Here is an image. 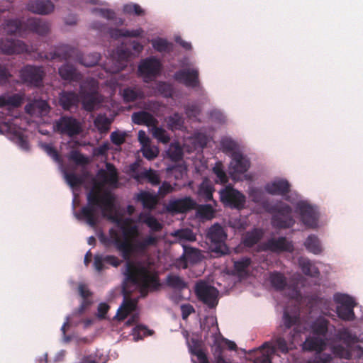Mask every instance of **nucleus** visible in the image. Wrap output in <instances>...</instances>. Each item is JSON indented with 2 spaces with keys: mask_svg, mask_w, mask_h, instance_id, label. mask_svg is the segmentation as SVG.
I'll list each match as a JSON object with an SVG mask.
<instances>
[{
  "mask_svg": "<svg viewBox=\"0 0 363 363\" xmlns=\"http://www.w3.org/2000/svg\"><path fill=\"white\" fill-rule=\"evenodd\" d=\"M87 204L82 207L77 217L84 219L91 227L98 223L99 209L101 210L104 217L115 223L123 233V238L118 231L111 228L109 238H101V241L105 245H113L126 262L125 275L126 279L140 288L143 296H145L149 290H155L159 286L157 274L152 272L147 267L130 262L134 255H144L149 247L157 245L159 239L153 235H147L140 240H133L138 237L139 231L137 225H133L130 218H123L118 215L115 210L114 197L109 192L101 194L100 189L93 187L86 194Z\"/></svg>",
  "mask_w": 363,
  "mask_h": 363,
  "instance_id": "f257e3e1",
  "label": "nucleus"
},
{
  "mask_svg": "<svg viewBox=\"0 0 363 363\" xmlns=\"http://www.w3.org/2000/svg\"><path fill=\"white\" fill-rule=\"evenodd\" d=\"M52 58H60L61 60H71L89 67L96 65L99 62L101 55L98 52L84 55L77 49L66 45L59 47L54 52Z\"/></svg>",
  "mask_w": 363,
  "mask_h": 363,
  "instance_id": "f03ea898",
  "label": "nucleus"
},
{
  "mask_svg": "<svg viewBox=\"0 0 363 363\" xmlns=\"http://www.w3.org/2000/svg\"><path fill=\"white\" fill-rule=\"evenodd\" d=\"M228 235L224 228L218 223L212 225L207 230L206 239L209 241V249L216 256L225 255L229 253L226 245Z\"/></svg>",
  "mask_w": 363,
  "mask_h": 363,
  "instance_id": "7ed1b4c3",
  "label": "nucleus"
},
{
  "mask_svg": "<svg viewBox=\"0 0 363 363\" xmlns=\"http://www.w3.org/2000/svg\"><path fill=\"white\" fill-rule=\"evenodd\" d=\"M272 216L271 224L275 229H288L295 224V220L292 216V208L286 203L280 206H273L267 210Z\"/></svg>",
  "mask_w": 363,
  "mask_h": 363,
  "instance_id": "20e7f679",
  "label": "nucleus"
},
{
  "mask_svg": "<svg viewBox=\"0 0 363 363\" xmlns=\"http://www.w3.org/2000/svg\"><path fill=\"white\" fill-rule=\"evenodd\" d=\"M79 94L84 108L92 111L100 103L96 92V82L94 80L83 81L79 86Z\"/></svg>",
  "mask_w": 363,
  "mask_h": 363,
  "instance_id": "39448f33",
  "label": "nucleus"
},
{
  "mask_svg": "<svg viewBox=\"0 0 363 363\" xmlns=\"http://www.w3.org/2000/svg\"><path fill=\"white\" fill-rule=\"evenodd\" d=\"M45 76L41 66L27 65L20 70V78L24 84L33 87H40Z\"/></svg>",
  "mask_w": 363,
  "mask_h": 363,
  "instance_id": "423d86ee",
  "label": "nucleus"
},
{
  "mask_svg": "<svg viewBox=\"0 0 363 363\" xmlns=\"http://www.w3.org/2000/svg\"><path fill=\"white\" fill-rule=\"evenodd\" d=\"M219 194L220 201L224 206L238 210L244 208L246 201L245 195L230 185L220 190Z\"/></svg>",
  "mask_w": 363,
  "mask_h": 363,
  "instance_id": "0eeeda50",
  "label": "nucleus"
},
{
  "mask_svg": "<svg viewBox=\"0 0 363 363\" xmlns=\"http://www.w3.org/2000/svg\"><path fill=\"white\" fill-rule=\"evenodd\" d=\"M195 294L199 300L207 305L210 308L216 307L218 303V289L205 281H200L196 284Z\"/></svg>",
  "mask_w": 363,
  "mask_h": 363,
  "instance_id": "6e6552de",
  "label": "nucleus"
},
{
  "mask_svg": "<svg viewBox=\"0 0 363 363\" xmlns=\"http://www.w3.org/2000/svg\"><path fill=\"white\" fill-rule=\"evenodd\" d=\"M162 64L155 57L143 60L138 66V74L143 81L148 83L155 79L160 73Z\"/></svg>",
  "mask_w": 363,
  "mask_h": 363,
  "instance_id": "1a4fd4ad",
  "label": "nucleus"
},
{
  "mask_svg": "<svg viewBox=\"0 0 363 363\" xmlns=\"http://www.w3.org/2000/svg\"><path fill=\"white\" fill-rule=\"evenodd\" d=\"M337 306L336 312L338 317L344 320H353L354 319V308L355 302L354 299L346 294H339L335 297Z\"/></svg>",
  "mask_w": 363,
  "mask_h": 363,
  "instance_id": "9d476101",
  "label": "nucleus"
},
{
  "mask_svg": "<svg viewBox=\"0 0 363 363\" xmlns=\"http://www.w3.org/2000/svg\"><path fill=\"white\" fill-rule=\"evenodd\" d=\"M250 166V160L240 152H233L229 165V174L233 180H238L239 175L246 172Z\"/></svg>",
  "mask_w": 363,
  "mask_h": 363,
  "instance_id": "9b49d317",
  "label": "nucleus"
},
{
  "mask_svg": "<svg viewBox=\"0 0 363 363\" xmlns=\"http://www.w3.org/2000/svg\"><path fill=\"white\" fill-rule=\"evenodd\" d=\"M55 126L58 132L69 137L79 135L82 131L80 122L72 116H62Z\"/></svg>",
  "mask_w": 363,
  "mask_h": 363,
  "instance_id": "f8f14e48",
  "label": "nucleus"
},
{
  "mask_svg": "<svg viewBox=\"0 0 363 363\" xmlns=\"http://www.w3.org/2000/svg\"><path fill=\"white\" fill-rule=\"evenodd\" d=\"M301 222L308 228H315L318 226V214L315 209L305 202L297 204Z\"/></svg>",
  "mask_w": 363,
  "mask_h": 363,
  "instance_id": "ddd939ff",
  "label": "nucleus"
},
{
  "mask_svg": "<svg viewBox=\"0 0 363 363\" xmlns=\"http://www.w3.org/2000/svg\"><path fill=\"white\" fill-rule=\"evenodd\" d=\"M263 248L274 253L292 252L294 249L292 242L282 236L269 239L264 243Z\"/></svg>",
  "mask_w": 363,
  "mask_h": 363,
  "instance_id": "4468645a",
  "label": "nucleus"
},
{
  "mask_svg": "<svg viewBox=\"0 0 363 363\" xmlns=\"http://www.w3.org/2000/svg\"><path fill=\"white\" fill-rule=\"evenodd\" d=\"M174 79L186 87L195 88L199 85V71L196 69H183L177 71Z\"/></svg>",
  "mask_w": 363,
  "mask_h": 363,
  "instance_id": "2eb2a0df",
  "label": "nucleus"
},
{
  "mask_svg": "<svg viewBox=\"0 0 363 363\" xmlns=\"http://www.w3.org/2000/svg\"><path fill=\"white\" fill-rule=\"evenodd\" d=\"M184 252L182 256L177 259L176 264L182 269L188 267V263L196 264L201 260V253L199 249L182 244Z\"/></svg>",
  "mask_w": 363,
  "mask_h": 363,
  "instance_id": "dca6fc26",
  "label": "nucleus"
},
{
  "mask_svg": "<svg viewBox=\"0 0 363 363\" xmlns=\"http://www.w3.org/2000/svg\"><path fill=\"white\" fill-rule=\"evenodd\" d=\"M196 202L190 196L169 201L167 210L173 213H186L196 208Z\"/></svg>",
  "mask_w": 363,
  "mask_h": 363,
  "instance_id": "f3484780",
  "label": "nucleus"
},
{
  "mask_svg": "<svg viewBox=\"0 0 363 363\" xmlns=\"http://www.w3.org/2000/svg\"><path fill=\"white\" fill-rule=\"evenodd\" d=\"M269 345V342H266L259 348L250 351V354L254 357L255 363H272L275 348Z\"/></svg>",
  "mask_w": 363,
  "mask_h": 363,
  "instance_id": "a211bd4d",
  "label": "nucleus"
},
{
  "mask_svg": "<svg viewBox=\"0 0 363 363\" xmlns=\"http://www.w3.org/2000/svg\"><path fill=\"white\" fill-rule=\"evenodd\" d=\"M0 50L6 55L20 54L26 50V45L19 40L4 38L0 40Z\"/></svg>",
  "mask_w": 363,
  "mask_h": 363,
  "instance_id": "6ab92c4d",
  "label": "nucleus"
},
{
  "mask_svg": "<svg viewBox=\"0 0 363 363\" xmlns=\"http://www.w3.org/2000/svg\"><path fill=\"white\" fill-rule=\"evenodd\" d=\"M28 11L38 15H48L55 10V4L50 0H32L26 6Z\"/></svg>",
  "mask_w": 363,
  "mask_h": 363,
  "instance_id": "aec40b11",
  "label": "nucleus"
},
{
  "mask_svg": "<svg viewBox=\"0 0 363 363\" xmlns=\"http://www.w3.org/2000/svg\"><path fill=\"white\" fill-rule=\"evenodd\" d=\"M121 263L122 260L115 255H96L94 257V267L98 272L106 269L105 264L118 267Z\"/></svg>",
  "mask_w": 363,
  "mask_h": 363,
  "instance_id": "412c9836",
  "label": "nucleus"
},
{
  "mask_svg": "<svg viewBox=\"0 0 363 363\" xmlns=\"http://www.w3.org/2000/svg\"><path fill=\"white\" fill-rule=\"evenodd\" d=\"M58 73L65 81L79 82L80 84L83 82V75L77 70L75 67L69 63H65L59 67Z\"/></svg>",
  "mask_w": 363,
  "mask_h": 363,
  "instance_id": "4be33fe9",
  "label": "nucleus"
},
{
  "mask_svg": "<svg viewBox=\"0 0 363 363\" xmlns=\"http://www.w3.org/2000/svg\"><path fill=\"white\" fill-rule=\"evenodd\" d=\"M290 184L286 179H278L265 186L266 191L272 195L284 196L290 191Z\"/></svg>",
  "mask_w": 363,
  "mask_h": 363,
  "instance_id": "5701e85b",
  "label": "nucleus"
},
{
  "mask_svg": "<svg viewBox=\"0 0 363 363\" xmlns=\"http://www.w3.org/2000/svg\"><path fill=\"white\" fill-rule=\"evenodd\" d=\"M327 340V338H323L316 335L308 337L303 344V349L307 351L321 352L326 347Z\"/></svg>",
  "mask_w": 363,
  "mask_h": 363,
  "instance_id": "b1692460",
  "label": "nucleus"
},
{
  "mask_svg": "<svg viewBox=\"0 0 363 363\" xmlns=\"http://www.w3.org/2000/svg\"><path fill=\"white\" fill-rule=\"evenodd\" d=\"M79 96L74 91H62L59 95V104L65 111L77 106Z\"/></svg>",
  "mask_w": 363,
  "mask_h": 363,
  "instance_id": "393cba45",
  "label": "nucleus"
},
{
  "mask_svg": "<svg viewBox=\"0 0 363 363\" xmlns=\"http://www.w3.org/2000/svg\"><path fill=\"white\" fill-rule=\"evenodd\" d=\"M135 200L140 202L145 209L153 210L158 203L157 195L147 191H141L135 197Z\"/></svg>",
  "mask_w": 363,
  "mask_h": 363,
  "instance_id": "a878e982",
  "label": "nucleus"
},
{
  "mask_svg": "<svg viewBox=\"0 0 363 363\" xmlns=\"http://www.w3.org/2000/svg\"><path fill=\"white\" fill-rule=\"evenodd\" d=\"M132 121L135 124L148 127L156 126L158 123L157 120L151 113L144 111L133 113Z\"/></svg>",
  "mask_w": 363,
  "mask_h": 363,
  "instance_id": "bb28decb",
  "label": "nucleus"
},
{
  "mask_svg": "<svg viewBox=\"0 0 363 363\" xmlns=\"http://www.w3.org/2000/svg\"><path fill=\"white\" fill-rule=\"evenodd\" d=\"M138 219L142 223L145 224L150 228V235L159 233L163 228L162 223H160L157 219L150 213H140Z\"/></svg>",
  "mask_w": 363,
  "mask_h": 363,
  "instance_id": "cd10ccee",
  "label": "nucleus"
},
{
  "mask_svg": "<svg viewBox=\"0 0 363 363\" xmlns=\"http://www.w3.org/2000/svg\"><path fill=\"white\" fill-rule=\"evenodd\" d=\"M28 28L40 35H45L50 31L49 23L40 18H29L27 22Z\"/></svg>",
  "mask_w": 363,
  "mask_h": 363,
  "instance_id": "c85d7f7f",
  "label": "nucleus"
},
{
  "mask_svg": "<svg viewBox=\"0 0 363 363\" xmlns=\"http://www.w3.org/2000/svg\"><path fill=\"white\" fill-rule=\"evenodd\" d=\"M137 303L131 298H125L122 305L118 309L116 318L118 320H123L131 312L136 308Z\"/></svg>",
  "mask_w": 363,
  "mask_h": 363,
  "instance_id": "c756f323",
  "label": "nucleus"
},
{
  "mask_svg": "<svg viewBox=\"0 0 363 363\" xmlns=\"http://www.w3.org/2000/svg\"><path fill=\"white\" fill-rule=\"evenodd\" d=\"M329 320L324 318H317L311 325V330L314 335L326 338L328 331Z\"/></svg>",
  "mask_w": 363,
  "mask_h": 363,
  "instance_id": "7c9ffc66",
  "label": "nucleus"
},
{
  "mask_svg": "<svg viewBox=\"0 0 363 363\" xmlns=\"http://www.w3.org/2000/svg\"><path fill=\"white\" fill-rule=\"evenodd\" d=\"M299 266L302 272L311 277H318L320 272L317 267L315 266L309 259L301 258L298 260Z\"/></svg>",
  "mask_w": 363,
  "mask_h": 363,
  "instance_id": "2f4dec72",
  "label": "nucleus"
},
{
  "mask_svg": "<svg viewBox=\"0 0 363 363\" xmlns=\"http://www.w3.org/2000/svg\"><path fill=\"white\" fill-rule=\"evenodd\" d=\"M304 246L308 251L315 255H319L323 252V248L318 238L315 235H310L306 238Z\"/></svg>",
  "mask_w": 363,
  "mask_h": 363,
  "instance_id": "473e14b6",
  "label": "nucleus"
},
{
  "mask_svg": "<svg viewBox=\"0 0 363 363\" xmlns=\"http://www.w3.org/2000/svg\"><path fill=\"white\" fill-rule=\"evenodd\" d=\"M23 103V97L18 94H14L11 96L1 95L0 96V108L6 106H11L13 107H19Z\"/></svg>",
  "mask_w": 363,
  "mask_h": 363,
  "instance_id": "72a5a7b5",
  "label": "nucleus"
},
{
  "mask_svg": "<svg viewBox=\"0 0 363 363\" xmlns=\"http://www.w3.org/2000/svg\"><path fill=\"white\" fill-rule=\"evenodd\" d=\"M106 167L107 172L104 169H101L99 172V175L111 184L116 183L118 182V177L117 169L115 166L111 163H106Z\"/></svg>",
  "mask_w": 363,
  "mask_h": 363,
  "instance_id": "f704fd0d",
  "label": "nucleus"
},
{
  "mask_svg": "<svg viewBox=\"0 0 363 363\" xmlns=\"http://www.w3.org/2000/svg\"><path fill=\"white\" fill-rule=\"evenodd\" d=\"M269 279L272 286L277 291H282L287 286L286 279L281 272H274Z\"/></svg>",
  "mask_w": 363,
  "mask_h": 363,
  "instance_id": "c9c22d12",
  "label": "nucleus"
},
{
  "mask_svg": "<svg viewBox=\"0 0 363 363\" xmlns=\"http://www.w3.org/2000/svg\"><path fill=\"white\" fill-rule=\"evenodd\" d=\"M262 235V234L259 230L254 229L245 235L242 243L245 247H252L260 240Z\"/></svg>",
  "mask_w": 363,
  "mask_h": 363,
  "instance_id": "e433bc0d",
  "label": "nucleus"
},
{
  "mask_svg": "<svg viewBox=\"0 0 363 363\" xmlns=\"http://www.w3.org/2000/svg\"><path fill=\"white\" fill-rule=\"evenodd\" d=\"M143 33V30L142 28H138L135 30H128V29H120L116 28L111 31V35L112 37L114 38H119V37H133V38H137L140 36Z\"/></svg>",
  "mask_w": 363,
  "mask_h": 363,
  "instance_id": "4c0bfd02",
  "label": "nucleus"
},
{
  "mask_svg": "<svg viewBox=\"0 0 363 363\" xmlns=\"http://www.w3.org/2000/svg\"><path fill=\"white\" fill-rule=\"evenodd\" d=\"M167 284L175 289L183 290L187 287V284L179 276L169 274L167 278Z\"/></svg>",
  "mask_w": 363,
  "mask_h": 363,
  "instance_id": "58836bf2",
  "label": "nucleus"
},
{
  "mask_svg": "<svg viewBox=\"0 0 363 363\" xmlns=\"http://www.w3.org/2000/svg\"><path fill=\"white\" fill-rule=\"evenodd\" d=\"M111 121L106 116H98L94 120V125L100 133H106L111 126Z\"/></svg>",
  "mask_w": 363,
  "mask_h": 363,
  "instance_id": "ea45409f",
  "label": "nucleus"
},
{
  "mask_svg": "<svg viewBox=\"0 0 363 363\" xmlns=\"http://www.w3.org/2000/svg\"><path fill=\"white\" fill-rule=\"evenodd\" d=\"M140 177H142V181L147 179L152 186H157L161 182L160 177L157 172L151 168L144 170Z\"/></svg>",
  "mask_w": 363,
  "mask_h": 363,
  "instance_id": "a19ab883",
  "label": "nucleus"
},
{
  "mask_svg": "<svg viewBox=\"0 0 363 363\" xmlns=\"http://www.w3.org/2000/svg\"><path fill=\"white\" fill-rule=\"evenodd\" d=\"M174 236L179 240V242L181 245L184 244L182 242L183 241L192 242L196 240L195 234L193 233L191 230L188 228L177 230L174 233Z\"/></svg>",
  "mask_w": 363,
  "mask_h": 363,
  "instance_id": "79ce46f5",
  "label": "nucleus"
},
{
  "mask_svg": "<svg viewBox=\"0 0 363 363\" xmlns=\"http://www.w3.org/2000/svg\"><path fill=\"white\" fill-rule=\"evenodd\" d=\"M336 338L342 341L345 344L354 343L357 340V337L353 335L347 328H342L337 331Z\"/></svg>",
  "mask_w": 363,
  "mask_h": 363,
  "instance_id": "37998d69",
  "label": "nucleus"
},
{
  "mask_svg": "<svg viewBox=\"0 0 363 363\" xmlns=\"http://www.w3.org/2000/svg\"><path fill=\"white\" fill-rule=\"evenodd\" d=\"M213 191L212 186L207 182H203L199 187L198 194L206 201H208L213 199Z\"/></svg>",
  "mask_w": 363,
  "mask_h": 363,
  "instance_id": "c03bdc74",
  "label": "nucleus"
},
{
  "mask_svg": "<svg viewBox=\"0 0 363 363\" xmlns=\"http://www.w3.org/2000/svg\"><path fill=\"white\" fill-rule=\"evenodd\" d=\"M169 159L173 162H179L183 158V150L179 144L171 145L167 150Z\"/></svg>",
  "mask_w": 363,
  "mask_h": 363,
  "instance_id": "a18cd8bd",
  "label": "nucleus"
},
{
  "mask_svg": "<svg viewBox=\"0 0 363 363\" xmlns=\"http://www.w3.org/2000/svg\"><path fill=\"white\" fill-rule=\"evenodd\" d=\"M130 52L127 49H124L123 48H117L115 57L117 58L118 61L120 63V68H118L116 71H118L120 69H122L125 63L128 62V60L130 57Z\"/></svg>",
  "mask_w": 363,
  "mask_h": 363,
  "instance_id": "49530a36",
  "label": "nucleus"
},
{
  "mask_svg": "<svg viewBox=\"0 0 363 363\" xmlns=\"http://www.w3.org/2000/svg\"><path fill=\"white\" fill-rule=\"evenodd\" d=\"M269 347H274L275 352L279 351L281 353L286 354L289 350L287 341L280 336L274 339V344L269 342Z\"/></svg>",
  "mask_w": 363,
  "mask_h": 363,
  "instance_id": "de8ad7c7",
  "label": "nucleus"
},
{
  "mask_svg": "<svg viewBox=\"0 0 363 363\" xmlns=\"http://www.w3.org/2000/svg\"><path fill=\"white\" fill-rule=\"evenodd\" d=\"M152 45L155 50L158 52H169L171 50L172 43L163 38H157L152 41Z\"/></svg>",
  "mask_w": 363,
  "mask_h": 363,
  "instance_id": "09e8293b",
  "label": "nucleus"
},
{
  "mask_svg": "<svg viewBox=\"0 0 363 363\" xmlns=\"http://www.w3.org/2000/svg\"><path fill=\"white\" fill-rule=\"evenodd\" d=\"M156 90L165 98L173 96L172 86L165 82H159L156 84Z\"/></svg>",
  "mask_w": 363,
  "mask_h": 363,
  "instance_id": "8fccbe9b",
  "label": "nucleus"
},
{
  "mask_svg": "<svg viewBox=\"0 0 363 363\" xmlns=\"http://www.w3.org/2000/svg\"><path fill=\"white\" fill-rule=\"evenodd\" d=\"M140 164L138 162H135L130 164L127 170V174L130 175V177L134 179L136 182L140 184H142V177L143 172H139Z\"/></svg>",
  "mask_w": 363,
  "mask_h": 363,
  "instance_id": "3c124183",
  "label": "nucleus"
},
{
  "mask_svg": "<svg viewBox=\"0 0 363 363\" xmlns=\"http://www.w3.org/2000/svg\"><path fill=\"white\" fill-rule=\"evenodd\" d=\"M220 146L223 150V152L225 153L237 152L235 149L237 148L236 143L229 138H223L220 140Z\"/></svg>",
  "mask_w": 363,
  "mask_h": 363,
  "instance_id": "603ef678",
  "label": "nucleus"
},
{
  "mask_svg": "<svg viewBox=\"0 0 363 363\" xmlns=\"http://www.w3.org/2000/svg\"><path fill=\"white\" fill-rule=\"evenodd\" d=\"M284 325L286 328H290L294 325H296L299 322V315L294 314L290 315L286 311H284L283 315Z\"/></svg>",
  "mask_w": 363,
  "mask_h": 363,
  "instance_id": "864d4df0",
  "label": "nucleus"
},
{
  "mask_svg": "<svg viewBox=\"0 0 363 363\" xmlns=\"http://www.w3.org/2000/svg\"><path fill=\"white\" fill-rule=\"evenodd\" d=\"M65 177L66 182L72 188L79 186L84 182V179L75 173H65Z\"/></svg>",
  "mask_w": 363,
  "mask_h": 363,
  "instance_id": "5fc2aeb1",
  "label": "nucleus"
},
{
  "mask_svg": "<svg viewBox=\"0 0 363 363\" xmlns=\"http://www.w3.org/2000/svg\"><path fill=\"white\" fill-rule=\"evenodd\" d=\"M197 213L201 218L211 219L213 217L214 211L211 205L205 204L199 206Z\"/></svg>",
  "mask_w": 363,
  "mask_h": 363,
  "instance_id": "6e6d98bb",
  "label": "nucleus"
},
{
  "mask_svg": "<svg viewBox=\"0 0 363 363\" xmlns=\"http://www.w3.org/2000/svg\"><path fill=\"white\" fill-rule=\"evenodd\" d=\"M251 259L250 257H244L234 262V268L238 273H242L251 264Z\"/></svg>",
  "mask_w": 363,
  "mask_h": 363,
  "instance_id": "4d7b16f0",
  "label": "nucleus"
},
{
  "mask_svg": "<svg viewBox=\"0 0 363 363\" xmlns=\"http://www.w3.org/2000/svg\"><path fill=\"white\" fill-rule=\"evenodd\" d=\"M69 160L78 165H84L89 163L88 158L78 150H72L69 154Z\"/></svg>",
  "mask_w": 363,
  "mask_h": 363,
  "instance_id": "13d9d810",
  "label": "nucleus"
},
{
  "mask_svg": "<svg viewBox=\"0 0 363 363\" xmlns=\"http://www.w3.org/2000/svg\"><path fill=\"white\" fill-rule=\"evenodd\" d=\"M126 136L125 132L116 130L111 133L110 139L113 144L120 146L125 143Z\"/></svg>",
  "mask_w": 363,
  "mask_h": 363,
  "instance_id": "bf43d9fd",
  "label": "nucleus"
},
{
  "mask_svg": "<svg viewBox=\"0 0 363 363\" xmlns=\"http://www.w3.org/2000/svg\"><path fill=\"white\" fill-rule=\"evenodd\" d=\"M123 11L128 14H135V16H143L145 11L137 4H126L123 7Z\"/></svg>",
  "mask_w": 363,
  "mask_h": 363,
  "instance_id": "052dcab7",
  "label": "nucleus"
},
{
  "mask_svg": "<svg viewBox=\"0 0 363 363\" xmlns=\"http://www.w3.org/2000/svg\"><path fill=\"white\" fill-rule=\"evenodd\" d=\"M333 353L340 358L349 359L351 358V352L342 345H338L332 348Z\"/></svg>",
  "mask_w": 363,
  "mask_h": 363,
  "instance_id": "680f3d73",
  "label": "nucleus"
},
{
  "mask_svg": "<svg viewBox=\"0 0 363 363\" xmlns=\"http://www.w3.org/2000/svg\"><path fill=\"white\" fill-rule=\"evenodd\" d=\"M42 148L54 161L57 162L60 161V156L57 150L51 144H43Z\"/></svg>",
  "mask_w": 363,
  "mask_h": 363,
  "instance_id": "e2e57ef3",
  "label": "nucleus"
},
{
  "mask_svg": "<svg viewBox=\"0 0 363 363\" xmlns=\"http://www.w3.org/2000/svg\"><path fill=\"white\" fill-rule=\"evenodd\" d=\"M190 352L192 354L197 357L199 363H209L205 352L200 349L197 345H194L189 348Z\"/></svg>",
  "mask_w": 363,
  "mask_h": 363,
  "instance_id": "0e129e2a",
  "label": "nucleus"
},
{
  "mask_svg": "<svg viewBox=\"0 0 363 363\" xmlns=\"http://www.w3.org/2000/svg\"><path fill=\"white\" fill-rule=\"evenodd\" d=\"M123 97L126 102H133L139 98V94L135 90L126 88L123 89Z\"/></svg>",
  "mask_w": 363,
  "mask_h": 363,
  "instance_id": "69168bd1",
  "label": "nucleus"
},
{
  "mask_svg": "<svg viewBox=\"0 0 363 363\" xmlns=\"http://www.w3.org/2000/svg\"><path fill=\"white\" fill-rule=\"evenodd\" d=\"M285 294L290 299L298 300L301 298V292L296 285H291L286 287Z\"/></svg>",
  "mask_w": 363,
  "mask_h": 363,
  "instance_id": "338daca9",
  "label": "nucleus"
},
{
  "mask_svg": "<svg viewBox=\"0 0 363 363\" xmlns=\"http://www.w3.org/2000/svg\"><path fill=\"white\" fill-rule=\"evenodd\" d=\"M168 123L172 128H179L182 126L184 120L182 116L179 113H174L168 118Z\"/></svg>",
  "mask_w": 363,
  "mask_h": 363,
  "instance_id": "774afa93",
  "label": "nucleus"
}]
</instances>
